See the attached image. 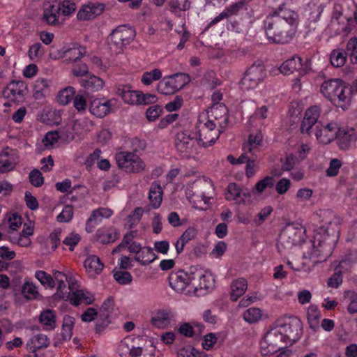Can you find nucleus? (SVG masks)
Instances as JSON below:
<instances>
[{
	"label": "nucleus",
	"mask_w": 357,
	"mask_h": 357,
	"mask_svg": "<svg viewBox=\"0 0 357 357\" xmlns=\"http://www.w3.org/2000/svg\"><path fill=\"white\" fill-rule=\"evenodd\" d=\"M346 52L351 63L357 64V38L353 37L348 40Z\"/></svg>",
	"instance_id": "nucleus-45"
},
{
	"label": "nucleus",
	"mask_w": 357,
	"mask_h": 357,
	"mask_svg": "<svg viewBox=\"0 0 357 357\" xmlns=\"http://www.w3.org/2000/svg\"><path fill=\"white\" fill-rule=\"evenodd\" d=\"M135 35L134 28L128 24H122L114 29L107 36V43L112 50L119 54L134 40Z\"/></svg>",
	"instance_id": "nucleus-4"
},
{
	"label": "nucleus",
	"mask_w": 357,
	"mask_h": 357,
	"mask_svg": "<svg viewBox=\"0 0 357 357\" xmlns=\"http://www.w3.org/2000/svg\"><path fill=\"white\" fill-rule=\"evenodd\" d=\"M163 191L159 183H152L149 194V199L153 208H158L162 201Z\"/></svg>",
	"instance_id": "nucleus-30"
},
{
	"label": "nucleus",
	"mask_w": 357,
	"mask_h": 357,
	"mask_svg": "<svg viewBox=\"0 0 357 357\" xmlns=\"http://www.w3.org/2000/svg\"><path fill=\"white\" fill-rule=\"evenodd\" d=\"M105 8L103 3H93L84 6L77 13L79 20H90L100 15Z\"/></svg>",
	"instance_id": "nucleus-19"
},
{
	"label": "nucleus",
	"mask_w": 357,
	"mask_h": 357,
	"mask_svg": "<svg viewBox=\"0 0 357 357\" xmlns=\"http://www.w3.org/2000/svg\"><path fill=\"white\" fill-rule=\"evenodd\" d=\"M276 325L285 339L286 344L291 345L301 338L303 325L297 317H290L282 322L278 321Z\"/></svg>",
	"instance_id": "nucleus-8"
},
{
	"label": "nucleus",
	"mask_w": 357,
	"mask_h": 357,
	"mask_svg": "<svg viewBox=\"0 0 357 357\" xmlns=\"http://www.w3.org/2000/svg\"><path fill=\"white\" fill-rule=\"evenodd\" d=\"M79 83L88 92L98 91L101 90L105 85L104 81L94 75H90L84 79H81Z\"/></svg>",
	"instance_id": "nucleus-27"
},
{
	"label": "nucleus",
	"mask_w": 357,
	"mask_h": 357,
	"mask_svg": "<svg viewBox=\"0 0 357 357\" xmlns=\"http://www.w3.org/2000/svg\"><path fill=\"white\" fill-rule=\"evenodd\" d=\"M196 139L191 131L183 130L176 134L174 144L181 153L190 154L192 152Z\"/></svg>",
	"instance_id": "nucleus-12"
},
{
	"label": "nucleus",
	"mask_w": 357,
	"mask_h": 357,
	"mask_svg": "<svg viewBox=\"0 0 357 357\" xmlns=\"http://www.w3.org/2000/svg\"><path fill=\"white\" fill-rule=\"evenodd\" d=\"M321 312L315 305H310L307 309V319L310 328L314 331L319 328Z\"/></svg>",
	"instance_id": "nucleus-32"
},
{
	"label": "nucleus",
	"mask_w": 357,
	"mask_h": 357,
	"mask_svg": "<svg viewBox=\"0 0 357 357\" xmlns=\"http://www.w3.org/2000/svg\"><path fill=\"white\" fill-rule=\"evenodd\" d=\"M321 93L333 105L346 110L351 104V90L340 79L325 80L320 87Z\"/></svg>",
	"instance_id": "nucleus-2"
},
{
	"label": "nucleus",
	"mask_w": 357,
	"mask_h": 357,
	"mask_svg": "<svg viewBox=\"0 0 357 357\" xmlns=\"http://www.w3.org/2000/svg\"><path fill=\"white\" fill-rule=\"evenodd\" d=\"M262 134L259 132L255 135L251 134L249 135L248 141L243 145V150L245 153L255 151L261 145L262 142Z\"/></svg>",
	"instance_id": "nucleus-40"
},
{
	"label": "nucleus",
	"mask_w": 357,
	"mask_h": 357,
	"mask_svg": "<svg viewBox=\"0 0 357 357\" xmlns=\"http://www.w3.org/2000/svg\"><path fill=\"white\" fill-rule=\"evenodd\" d=\"M114 278L120 284H128L132 282V277L129 272L116 271L114 273Z\"/></svg>",
	"instance_id": "nucleus-59"
},
{
	"label": "nucleus",
	"mask_w": 357,
	"mask_h": 357,
	"mask_svg": "<svg viewBox=\"0 0 357 357\" xmlns=\"http://www.w3.org/2000/svg\"><path fill=\"white\" fill-rule=\"evenodd\" d=\"M98 320L96 323L95 331L96 333H100L104 331L111 323L110 317H106L104 314H99Z\"/></svg>",
	"instance_id": "nucleus-61"
},
{
	"label": "nucleus",
	"mask_w": 357,
	"mask_h": 357,
	"mask_svg": "<svg viewBox=\"0 0 357 357\" xmlns=\"http://www.w3.org/2000/svg\"><path fill=\"white\" fill-rule=\"evenodd\" d=\"M324 10V5L321 0H311L305 10V16L311 22H317Z\"/></svg>",
	"instance_id": "nucleus-26"
},
{
	"label": "nucleus",
	"mask_w": 357,
	"mask_h": 357,
	"mask_svg": "<svg viewBox=\"0 0 357 357\" xmlns=\"http://www.w3.org/2000/svg\"><path fill=\"white\" fill-rule=\"evenodd\" d=\"M75 91L73 86H68L59 91L57 96L58 102L63 105L69 103L75 98Z\"/></svg>",
	"instance_id": "nucleus-41"
},
{
	"label": "nucleus",
	"mask_w": 357,
	"mask_h": 357,
	"mask_svg": "<svg viewBox=\"0 0 357 357\" xmlns=\"http://www.w3.org/2000/svg\"><path fill=\"white\" fill-rule=\"evenodd\" d=\"M253 15L248 0H238L228 6L225 10V17L241 15L251 17Z\"/></svg>",
	"instance_id": "nucleus-15"
},
{
	"label": "nucleus",
	"mask_w": 357,
	"mask_h": 357,
	"mask_svg": "<svg viewBox=\"0 0 357 357\" xmlns=\"http://www.w3.org/2000/svg\"><path fill=\"white\" fill-rule=\"evenodd\" d=\"M116 93L128 104L138 105L139 91H132L129 85L119 86Z\"/></svg>",
	"instance_id": "nucleus-25"
},
{
	"label": "nucleus",
	"mask_w": 357,
	"mask_h": 357,
	"mask_svg": "<svg viewBox=\"0 0 357 357\" xmlns=\"http://www.w3.org/2000/svg\"><path fill=\"white\" fill-rule=\"evenodd\" d=\"M22 293L26 299L37 298L38 292L36 287L31 282H25L22 287Z\"/></svg>",
	"instance_id": "nucleus-51"
},
{
	"label": "nucleus",
	"mask_w": 357,
	"mask_h": 357,
	"mask_svg": "<svg viewBox=\"0 0 357 357\" xmlns=\"http://www.w3.org/2000/svg\"><path fill=\"white\" fill-rule=\"evenodd\" d=\"M35 277L39 280L43 285H47L48 287L53 289L55 287V282L51 275L44 271H37Z\"/></svg>",
	"instance_id": "nucleus-49"
},
{
	"label": "nucleus",
	"mask_w": 357,
	"mask_h": 357,
	"mask_svg": "<svg viewBox=\"0 0 357 357\" xmlns=\"http://www.w3.org/2000/svg\"><path fill=\"white\" fill-rule=\"evenodd\" d=\"M338 145L342 150H347L355 145L357 140V134L352 128L340 126V132L337 138Z\"/></svg>",
	"instance_id": "nucleus-17"
},
{
	"label": "nucleus",
	"mask_w": 357,
	"mask_h": 357,
	"mask_svg": "<svg viewBox=\"0 0 357 357\" xmlns=\"http://www.w3.org/2000/svg\"><path fill=\"white\" fill-rule=\"evenodd\" d=\"M225 195L227 199L234 200L238 204L245 203L250 198V193L248 190H242L234 183L228 185Z\"/></svg>",
	"instance_id": "nucleus-20"
},
{
	"label": "nucleus",
	"mask_w": 357,
	"mask_h": 357,
	"mask_svg": "<svg viewBox=\"0 0 357 357\" xmlns=\"http://www.w3.org/2000/svg\"><path fill=\"white\" fill-rule=\"evenodd\" d=\"M247 289V282L243 278L234 280L231 285V299L236 301Z\"/></svg>",
	"instance_id": "nucleus-37"
},
{
	"label": "nucleus",
	"mask_w": 357,
	"mask_h": 357,
	"mask_svg": "<svg viewBox=\"0 0 357 357\" xmlns=\"http://www.w3.org/2000/svg\"><path fill=\"white\" fill-rule=\"evenodd\" d=\"M81 240V237L78 234L71 232L63 241V243L69 246L70 251H73L75 245H77Z\"/></svg>",
	"instance_id": "nucleus-58"
},
{
	"label": "nucleus",
	"mask_w": 357,
	"mask_h": 357,
	"mask_svg": "<svg viewBox=\"0 0 357 357\" xmlns=\"http://www.w3.org/2000/svg\"><path fill=\"white\" fill-rule=\"evenodd\" d=\"M216 125L212 120H208L206 122L198 126L197 138L198 143L204 147H207L213 144L218 139L220 130L215 129Z\"/></svg>",
	"instance_id": "nucleus-10"
},
{
	"label": "nucleus",
	"mask_w": 357,
	"mask_h": 357,
	"mask_svg": "<svg viewBox=\"0 0 357 357\" xmlns=\"http://www.w3.org/2000/svg\"><path fill=\"white\" fill-rule=\"evenodd\" d=\"M313 195V190L310 188H303L298 190L296 199L298 202L303 203L308 201Z\"/></svg>",
	"instance_id": "nucleus-60"
},
{
	"label": "nucleus",
	"mask_w": 357,
	"mask_h": 357,
	"mask_svg": "<svg viewBox=\"0 0 357 357\" xmlns=\"http://www.w3.org/2000/svg\"><path fill=\"white\" fill-rule=\"evenodd\" d=\"M344 296L349 301L348 311L351 314L357 312V294L354 291H347L344 292Z\"/></svg>",
	"instance_id": "nucleus-53"
},
{
	"label": "nucleus",
	"mask_w": 357,
	"mask_h": 357,
	"mask_svg": "<svg viewBox=\"0 0 357 357\" xmlns=\"http://www.w3.org/2000/svg\"><path fill=\"white\" fill-rule=\"evenodd\" d=\"M168 280L170 287L176 291L181 293L185 290L187 286L195 285L196 283L195 275L189 276L183 271L171 273Z\"/></svg>",
	"instance_id": "nucleus-13"
},
{
	"label": "nucleus",
	"mask_w": 357,
	"mask_h": 357,
	"mask_svg": "<svg viewBox=\"0 0 357 357\" xmlns=\"http://www.w3.org/2000/svg\"><path fill=\"white\" fill-rule=\"evenodd\" d=\"M302 59L298 56H294L291 59L286 60L280 66L279 70L284 75H290L295 71L302 69Z\"/></svg>",
	"instance_id": "nucleus-28"
},
{
	"label": "nucleus",
	"mask_w": 357,
	"mask_h": 357,
	"mask_svg": "<svg viewBox=\"0 0 357 357\" xmlns=\"http://www.w3.org/2000/svg\"><path fill=\"white\" fill-rule=\"evenodd\" d=\"M291 187V181L287 178L280 179L275 185V190L279 195L285 194Z\"/></svg>",
	"instance_id": "nucleus-63"
},
{
	"label": "nucleus",
	"mask_w": 357,
	"mask_h": 357,
	"mask_svg": "<svg viewBox=\"0 0 357 357\" xmlns=\"http://www.w3.org/2000/svg\"><path fill=\"white\" fill-rule=\"evenodd\" d=\"M74 324H75V318L74 317L69 316V315H66L63 317L62 330L63 331H68L67 333H65V332H62V333H61L63 340H68L71 338V336L73 334L72 331H73Z\"/></svg>",
	"instance_id": "nucleus-43"
},
{
	"label": "nucleus",
	"mask_w": 357,
	"mask_h": 357,
	"mask_svg": "<svg viewBox=\"0 0 357 357\" xmlns=\"http://www.w3.org/2000/svg\"><path fill=\"white\" fill-rule=\"evenodd\" d=\"M320 112L321 108L318 105L311 106L305 110L300 128L302 133H310L311 129L318 121Z\"/></svg>",
	"instance_id": "nucleus-14"
},
{
	"label": "nucleus",
	"mask_w": 357,
	"mask_h": 357,
	"mask_svg": "<svg viewBox=\"0 0 357 357\" xmlns=\"http://www.w3.org/2000/svg\"><path fill=\"white\" fill-rule=\"evenodd\" d=\"M151 323L159 328H164L170 323L169 314L167 311L160 310L151 318Z\"/></svg>",
	"instance_id": "nucleus-39"
},
{
	"label": "nucleus",
	"mask_w": 357,
	"mask_h": 357,
	"mask_svg": "<svg viewBox=\"0 0 357 357\" xmlns=\"http://www.w3.org/2000/svg\"><path fill=\"white\" fill-rule=\"evenodd\" d=\"M131 341V337H126L121 341L118 346V353L120 357H129V346Z\"/></svg>",
	"instance_id": "nucleus-62"
},
{
	"label": "nucleus",
	"mask_w": 357,
	"mask_h": 357,
	"mask_svg": "<svg viewBox=\"0 0 357 357\" xmlns=\"http://www.w3.org/2000/svg\"><path fill=\"white\" fill-rule=\"evenodd\" d=\"M162 111V107L158 105L151 106L146 112V118L149 121H154L160 116Z\"/></svg>",
	"instance_id": "nucleus-57"
},
{
	"label": "nucleus",
	"mask_w": 357,
	"mask_h": 357,
	"mask_svg": "<svg viewBox=\"0 0 357 357\" xmlns=\"http://www.w3.org/2000/svg\"><path fill=\"white\" fill-rule=\"evenodd\" d=\"M143 213L144 210L142 207L135 208L132 213L128 216L126 227L130 229L137 225L139 222Z\"/></svg>",
	"instance_id": "nucleus-42"
},
{
	"label": "nucleus",
	"mask_w": 357,
	"mask_h": 357,
	"mask_svg": "<svg viewBox=\"0 0 357 357\" xmlns=\"http://www.w3.org/2000/svg\"><path fill=\"white\" fill-rule=\"evenodd\" d=\"M346 54L342 50H333L330 56V60L331 64L334 67H341L342 66L346 61Z\"/></svg>",
	"instance_id": "nucleus-44"
},
{
	"label": "nucleus",
	"mask_w": 357,
	"mask_h": 357,
	"mask_svg": "<svg viewBox=\"0 0 357 357\" xmlns=\"http://www.w3.org/2000/svg\"><path fill=\"white\" fill-rule=\"evenodd\" d=\"M169 6L172 13H176V9L185 11L190 8V2L189 0H172L169 1Z\"/></svg>",
	"instance_id": "nucleus-52"
},
{
	"label": "nucleus",
	"mask_w": 357,
	"mask_h": 357,
	"mask_svg": "<svg viewBox=\"0 0 357 357\" xmlns=\"http://www.w3.org/2000/svg\"><path fill=\"white\" fill-rule=\"evenodd\" d=\"M73 210L70 205H66L56 219L59 222H68L73 218Z\"/></svg>",
	"instance_id": "nucleus-56"
},
{
	"label": "nucleus",
	"mask_w": 357,
	"mask_h": 357,
	"mask_svg": "<svg viewBox=\"0 0 357 357\" xmlns=\"http://www.w3.org/2000/svg\"><path fill=\"white\" fill-rule=\"evenodd\" d=\"M274 183L275 181L273 177L267 176L256 183L254 191H256L259 194H262L267 188H273Z\"/></svg>",
	"instance_id": "nucleus-47"
},
{
	"label": "nucleus",
	"mask_w": 357,
	"mask_h": 357,
	"mask_svg": "<svg viewBox=\"0 0 357 357\" xmlns=\"http://www.w3.org/2000/svg\"><path fill=\"white\" fill-rule=\"evenodd\" d=\"M162 77V72L158 68L152 71L144 73L142 77V82L145 85H150L153 80H159Z\"/></svg>",
	"instance_id": "nucleus-50"
},
{
	"label": "nucleus",
	"mask_w": 357,
	"mask_h": 357,
	"mask_svg": "<svg viewBox=\"0 0 357 357\" xmlns=\"http://www.w3.org/2000/svg\"><path fill=\"white\" fill-rule=\"evenodd\" d=\"M157 256L150 247H144L142 248L139 255H135V260L139 262L142 265H148L153 262Z\"/></svg>",
	"instance_id": "nucleus-38"
},
{
	"label": "nucleus",
	"mask_w": 357,
	"mask_h": 357,
	"mask_svg": "<svg viewBox=\"0 0 357 357\" xmlns=\"http://www.w3.org/2000/svg\"><path fill=\"white\" fill-rule=\"evenodd\" d=\"M17 164L15 151L6 147L0 153V172L6 173L13 170Z\"/></svg>",
	"instance_id": "nucleus-18"
},
{
	"label": "nucleus",
	"mask_w": 357,
	"mask_h": 357,
	"mask_svg": "<svg viewBox=\"0 0 357 357\" xmlns=\"http://www.w3.org/2000/svg\"><path fill=\"white\" fill-rule=\"evenodd\" d=\"M266 76L264 65L261 62L254 63L250 66L240 82V86L243 91L257 89L263 82Z\"/></svg>",
	"instance_id": "nucleus-6"
},
{
	"label": "nucleus",
	"mask_w": 357,
	"mask_h": 357,
	"mask_svg": "<svg viewBox=\"0 0 357 357\" xmlns=\"http://www.w3.org/2000/svg\"><path fill=\"white\" fill-rule=\"evenodd\" d=\"M119 235V231L114 228H101L97 231L96 238L97 241L102 244H107L114 242L118 238Z\"/></svg>",
	"instance_id": "nucleus-29"
},
{
	"label": "nucleus",
	"mask_w": 357,
	"mask_h": 357,
	"mask_svg": "<svg viewBox=\"0 0 357 357\" xmlns=\"http://www.w3.org/2000/svg\"><path fill=\"white\" fill-rule=\"evenodd\" d=\"M190 81V77L185 73H176L165 77L159 82L157 86L158 92L164 95H171L182 89Z\"/></svg>",
	"instance_id": "nucleus-7"
},
{
	"label": "nucleus",
	"mask_w": 357,
	"mask_h": 357,
	"mask_svg": "<svg viewBox=\"0 0 357 357\" xmlns=\"http://www.w3.org/2000/svg\"><path fill=\"white\" fill-rule=\"evenodd\" d=\"M284 345H287L286 340L275 324L266 333L260 341V353L263 356L272 355L282 349Z\"/></svg>",
	"instance_id": "nucleus-5"
},
{
	"label": "nucleus",
	"mask_w": 357,
	"mask_h": 357,
	"mask_svg": "<svg viewBox=\"0 0 357 357\" xmlns=\"http://www.w3.org/2000/svg\"><path fill=\"white\" fill-rule=\"evenodd\" d=\"M109 212L105 208H98L94 210L91 214L89 218L87 220L86 223V231L88 233H91L94 231V229L97 224L101 221L102 218L104 216L109 217L110 214L107 215L106 213Z\"/></svg>",
	"instance_id": "nucleus-31"
},
{
	"label": "nucleus",
	"mask_w": 357,
	"mask_h": 357,
	"mask_svg": "<svg viewBox=\"0 0 357 357\" xmlns=\"http://www.w3.org/2000/svg\"><path fill=\"white\" fill-rule=\"evenodd\" d=\"M273 208L271 206H266L261 209L257 215L254 218L253 222L255 225H261L271 214Z\"/></svg>",
	"instance_id": "nucleus-54"
},
{
	"label": "nucleus",
	"mask_w": 357,
	"mask_h": 357,
	"mask_svg": "<svg viewBox=\"0 0 357 357\" xmlns=\"http://www.w3.org/2000/svg\"><path fill=\"white\" fill-rule=\"evenodd\" d=\"M261 317V311L257 307H250L243 314L244 320L250 324L257 322Z\"/></svg>",
	"instance_id": "nucleus-46"
},
{
	"label": "nucleus",
	"mask_w": 357,
	"mask_h": 357,
	"mask_svg": "<svg viewBox=\"0 0 357 357\" xmlns=\"http://www.w3.org/2000/svg\"><path fill=\"white\" fill-rule=\"evenodd\" d=\"M56 318L54 310H45L40 313L39 320L45 330L52 331L56 328Z\"/></svg>",
	"instance_id": "nucleus-34"
},
{
	"label": "nucleus",
	"mask_w": 357,
	"mask_h": 357,
	"mask_svg": "<svg viewBox=\"0 0 357 357\" xmlns=\"http://www.w3.org/2000/svg\"><path fill=\"white\" fill-rule=\"evenodd\" d=\"M66 55H64L66 63H77L86 54V49L77 44H71L66 45Z\"/></svg>",
	"instance_id": "nucleus-23"
},
{
	"label": "nucleus",
	"mask_w": 357,
	"mask_h": 357,
	"mask_svg": "<svg viewBox=\"0 0 357 357\" xmlns=\"http://www.w3.org/2000/svg\"><path fill=\"white\" fill-rule=\"evenodd\" d=\"M15 101H21L28 93V86L24 81L13 80L7 86Z\"/></svg>",
	"instance_id": "nucleus-24"
},
{
	"label": "nucleus",
	"mask_w": 357,
	"mask_h": 357,
	"mask_svg": "<svg viewBox=\"0 0 357 357\" xmlns=\"http://www.w3.org/2000/svg\"><path fill=\"white\" fill-rule=\"evenodd\" d=\"M196 278L195 285H192L194 287L195 293L197 296L203 295L205 294V291L211 289L213 286V280L210 275H206L202 273L193 274Z\"/></svg>",
	"instance_id": "nucleus-22"
},
{
	"label": "nucleus",
	"mask_w": 357,
	"mask_h": 357,
	"mask_svg": "<svg viewBox=\"0 0 357 357\" xmlns=\"http://www.w3.org/2000/svg\"><path fill=\"white\" fill-rule=\"evenodd\" d=\"M29 178L31 185L37 188L40 187L44 183V177L38 169L31 171Z\"/></svg>",
	"instance_id": "nucleus-55"
},
{
	"label": "nucleus",
	"mask_w": 357,
	"mask_h": 357,
	"mask_svg": "<svg viewBox=\"0 0 357 357\" xmlns=\"http://www.w3.org/2000/svg\"><path fill=\"white\" fill-rule=\"evenodd\" d=\"M112 100L94 99L90 104V112L99 118L105 116L111 110Z\"/></svg>",
	"instance_id": "nucleus-21"
},
{
	"label": "nucleus",
	"mask_w": 357,
	"mask_h": 357,
	"mask_svg": "<svg viewBox=\"0 0 357 357\" xmlns=\"http://www.w3.org/2000/svg\"><path fill=\"white\" fill-rule=\"evenodd\" d=\"M61 11L60 6L52 5L44 10L43 20L50 25H59L58 15Z\"/></svg>",
	"instance_id": "nucleus-36"
},
{
	"label": "nucleus",
	"mask_w": 357,
	"mask_h": 357,
	"mask_svg": "<svg viewBox=\"0 0 357 357\" xmlns=\"http://www.w3.org/2000/svg\"><path fill=\"white\" fill-rule=\"evenodd\" d=\"M349 25V20L343 16L342 14H340L338 17H333L331 20V26L333 27H335L337 26L338 27L336 29V31L337 33L345 32L348 29Z\"/></svg>",
	"instance_id": "nucleus-48"
},
{
	"label": "nucleus",
	"mask_w": 357,
	"mask_h": 357,
	"mask_svg": "<svg viewBox=\"0 0 357 357\" xmlns=\"http://www.w3.org/2000/svg\"><path fill=\"white\" fill-rule=\"evenodd\" d=\"M116 160L119 167L127 173H139L146 167L144 161L133 152H119L116 155Z\"/></svg>",
	"instance_id": "nucleus-9"
},
{
	"label": "nucleus",
	"mask_w": 357,
	"mask_h": 357,
	"mask_svg": "<svg viewBox=\"0 0 357 357\" xmlns=\"http://www.w3.org/2000/svg\"><path fill=\"white\" fill-rule=\"evenodd\" d=\"M84 266L87 272L94 273L95 274H100L104 267V264L96 255L89 256L85 259Z\"/></svg>",
	"instance_id": "nucleus-35"
},
{
	"label": "nucleus",
	"mask_w": 357,
	"mask_h": 357,
	"mask_svg": "<svg viewBox=\"0 0 357 357\" xmlns=\"http://www.w3.org/2000/svg\"><path fill=\"white\" fill-rule=\"evenodd\" d=\"M339 132V123L336 121H330L326 124H317L314 134L319 143L328 144L337 138Z\"/></svg>",
	"instance_id": "nucleus-11"
},
{
	"label": "nucleus",
	"mask_w": 357,
	"mask_h": 357,
	"mask_svg": "<svg viewBox=\"0 0 357 357\" xmlns=\"http://www.w3.org/2000/svg\"><path fill=\"white\" fill-rule=\"evenodd\" d=\"M65 281L66 280L58 282V287L56 295L61 299L69 300L70 303L75 306L79 305L80 298L81 296H84L83 291L76 290L75 291H73L74 284L69 283L68 289H70V291L64 293L63 289H66V287Z\"/></svg>",
	"instance_id": "nucleus-16"
},
{
	"label": "nucleus",
	"mask_w": 357,
	"mask_h": 357,
	"mask_svg": "<svg viewBox=\"0 0 357 357\" xmlns=\"http://www.w3.org/2000/svg\"><path fill=\"white\" fill-rule=\"evenodd\" d=\"M49 344L50 340L47 336L44 334H38L31 339L27 346L29 347V350L32 353H36L38 350L47 348Z\"/></svg>",
	"instance_id": "nucleus-33"
},
{
	"label": "nucleus",
	"mask_w": 357,
	"mask_h": 357,
	"mask_svg": "<svg viewBox=\"0 0 357 357\" xmlns=\"http://www.w3.org/2000/svg\"><path fill=\"white\" fill-rule=\"evenodd\" d=\"M335 233V228L330 229L325 225L319 227L314 234V239L310 242L311 250L303 253V258L308 259L311 263H302L301 266L296 268V271L309 273L316 264L326 260L333 249L334 239H331V236Z\"/></svg>",
	"instance_id": "nucleus-1"
},
{
	"label": "nucleus",
	"mask_w": 357,
	"mask_h": 357,
	"mask_svg": "<svg viewBox=\"0 0 357 357\" xmlns=\"http://www.w3.org/2000/svg\"><path fill=\"white\" fill-rule=\"evenodd\" d=\"M306 239V229L298 222L287 224L282 229L277 243L280 254H285L293 248L301 245Z\"/></svg>",
	"instance_id": "nucleus-3"
},
{
	"label": "nucleus",
	"mask_w": 357,
	"mask_h": 357,
	"mask_svg": "<svg viewBox=\"0 0 357 357\" xmlns=\"http://www.w3.org/2000/svg\"><path fill=\"white\" fill-rule=\"evenodd\" d=\"M72 72L75 77H84L89 74L88 66L84 63H77L74 65Z\"/></svg>",
	"instance_id": "nucleus-64"
}]
</instances>
